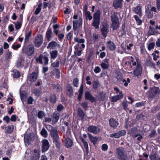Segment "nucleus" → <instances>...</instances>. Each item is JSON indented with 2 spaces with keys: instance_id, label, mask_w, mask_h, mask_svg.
Here are the masks:
<instances>
[{
  "instance_id": "1",
  "label": "nucleus",
  "mask_w": 160,
  "mask_h": 160,
  "mask_svg": "<svg viewBox=\"0 0 160 160\" xmlns=\"http://www.w3.org/2000/svg\"><path fill=\"white\" fill-rule=\"evenodd\" d=\"M131 59L130 62H128V64L130 65L136 66L133 70V73L135 76L138 77L141 75L142 71V67L141 65V62L139 59L137 58H133L131 57Z\"/></svg>"
},
{
  "instance_id": "2",
  "label": "nucleus",
  "mask_w": 160,
  "mask_h": 160,
  "mask_svg": "<svg viewBox=\"0 0 160 160\" xmlns=\"http://www.w3.org/2000/svg\"><path fill=\"white\" fill-rule=\"evenodd\" d=\"M111 17L112 20L111 27L113 30L117 29L119 24V19L117 16V13L113 12L111 13Z\"/></svg>"
},
{
  "instance_id": "3",
  "label": "nucleus",
  "mask_w": 160,
  "mask_h": 160,
  "mask_svg": "<svg viewBox=\"0 0 160 160\" xmlns=\"http://www.w3.org/2000/svg\"><path fill=\"white\" fill-rule=\"evenodd\" d=\"M156 8L152 7L148 4L145 6V13L146 16L148 18H151L153 17L154 14H155L156 12Z\"/></svg>"
},
{
  "instance_id": "4",
  "label": "nucleus",
  "mask_w": 160,
  "mask_h": 160,
  "mask_svg": "<svg viewBox=\"0 0 160 160\" xmlns=\"http://www.w3.org/2000/svg\"><path fill=\"white\" fill-rule=\"evenodd\" d=\"M117 153L120 160H128L127 156L125 154V151L123 148H118Z\"/></svg>"
},
{
  "instance_id": "5",
  "label": "nucleus",
  "mask_w": 160,
  "mask_h": 160,
  "mask_svg": "<svg viewBox=\"0 0 160 160\" xmlns=\"http://www.w3.org/2000/svg\"><path fill=\"white\" fill-rule=\"evenodd\" d=\"M115 77L118 81H122L124 85L125 86H127L128 83L130 82V79L128 78H127V80H126L124 79H122V75L120 72H117L116 73Z\"/></svg>"
},
{
  "instance_id": "6",
  "label": "nucleus",
  "mask_w": 160,
  "mask_h": 160,
  "mask_svg": "<svg viewBox=\"0 0 160 160\" xmlns=\"http://www.w3.org/2000/svg\"><path fill=\"white\" fill-rule=\"evenodd\" d=\"M34 47L32 44L29 45L23 50V52L28 56H31L34 52Z\"/></svg>"
},
{
  "instance_id": "7",
  "label": "nucleus",
  "mask_w": 160,
  "mask_h": 160,
  "mask_svg": "<svg viewBox=\"0 0 160 160\" xmlns=\"http://www.w3.org/2000/svg\"><path fill=\"white\" fill-rule=\"evenodd\" d=\"M43 38L41 34L37 35L36 38L35 40V45L37 48L39 47L42 44L43 42Z\"/></svg>"
},
{
  "instance_id": "8",
  "label": "nucleus",
  "mask_w": 160,
  "mask_h": 160,
  "mask_svg": "<svg viewBox=\"0 0 160 160\" xmlns=\"http://www.w3.org/2000/svg\"><path fill=\"white\" fill-rule=\"evenodd\" d=\"M82 23V19L80 18L78 20H74L73 22V27L74 31H76L78 27L81 26Z\"/></svg>"
},
{
  "instance_id": "9",
  "label": "nucleus",
  "mask_w": 160,
  "mask_h": 160,
  "mask_svg": "<svg viewBox=\"0 0 160 160\" xmlns=\"http://www.w3.org/2000/svg\"><path fill=\"white\" fill-rule=\"evenodd\" d=\"M34 136L33 133L26 134L24 137V140L25 142L29 144L31 141L34 139Z\"/></svg>"
},
{
  "instance_id": "10",
  "label": "nucleus",
  "mask_w": 160,
  "mask_h": 160,
  "mask_svg": "<svg viewBox=\"0 0 160 160\" xmlns=\"http://www.w3.org/2000/svg\"><path fill=\"white\" fill-rule=\"evenodd\" d=\"M88 130L89 132L96 134L99 132L100 129L96 126L92 125L88 127Z\"/></svg>"
},
{
  "instance_id": "11",
  "label": "nucleus",
  "mask_w": 160,
  "mask_h": 160,
  "mask_svg": "<svg viewBox=\"0 0 160 160\" xmlns=\"http://www.w3.org/2000/svg\"><path fill=\"white\" fill-rule=\"evenodd\" d=\"M49 148V144L48 140L46 139L43 140L42 142V152H44L47 151L48 149Z\"/></svg>"
},
{
  "instance_id": "12",
  "label": "nucleus",
  "mask_w": 160,
  "mask_h": 160,
  "mask_svg": "<svg viewBox=\"0 0 160 160\" xmlns=\"http://www.w3.org/2000/svg\"><path fill=\"white\" fill-rule=\"evenodd\" d=\"M101 30L103 37L105 38L108 31V25L106 24H103L101 28Z\"/></svg>"
},
{
  "instance_id": "13",
  "label": "nucleus",
  "mask_w": 160,
  "mask_h": 160,
  "mask_svg": "<svg viewBox=\"0 0 160 160\" xmlns=\"http://www.w3.org/2000/svg\"><path fill=\"white\" fill-rule=\"evenodd\" d=\"M59 47L60 45L58 44L57 42L55 41H52L49 42L47 46L48 49H55L57 47Z\"/></svg>"
},
{
  "instance_id": "14",
  "label": "nucleus",
  "mask_w": 160,
  "mask_h": 160,
  "mask_svg": "<svg viewBox=\"0 0 160 160\" xmlns=\"http://www.w3.org/2000/svg\"><path fill=\"white\" fill-rule=\"evenodd\" d=\"M120 94L117 95L112 97L110 98L112 102H115L123 98V95L122 93V91L119 92Z\"/></svg>"
},
{
  "instance_id": "15",
  "label": "nucleus",
  "mask_w": 160,
  "mask_h": 160,
  "mask_svg": "<svg viewBox=\"0 0 160 160\" xmlns=\"http://www.w3.org/2000/svg\"><path fill=\"white\" fill-rule=\"evenodd\" d=\"M86 99L90 100L92 102H95L96 99L91 93L88 92H86L85 96Z\"/></svg>"
},
{
  "instance_id": "16",
  "label": "nucleus",
  "mask_w": 160,
  "mask_h": 160,
  "mask_svg": "<svg viewBox=\"0 0 160 160\" xmlns=\"http://www.w3.org/2000/svg\"><path fill=\"white\" fill-rule=\"evenodd\" d=\"M109 59L108 58H105L103 60L100 64L102 68L107 69L108 68L109 66Z\"/></svg>"
},
{
  "instance_id": "17",
  "label": "nucleus",
  "mask_w": 160,
  "mask_h": 160,
  "mask_svg": "<svg viewBox=\"0 0 160 160\" xmlns=\"http://www.w3.org/2000/svg\"><path fill=\"white\" fill-rule=\"evenodd\" d=\"M38 77L37 73L33 72L28 76V79L31 82H33L36 81Z\"/></svg>"
},
{
  "instance_id": "18",
  "label": "nucleus",
  "mask_w": 160,
  "mask_h": 160,
  "mask_svg": "<svg viewBox=\"0 0 160 160\" xmlns=\"http://www.w3.org/2000/svg\"><path fill=\"white\" fill-rule=\"evenodd\" d=\"M133 11L136 14L139 15L140 16H142V7L140 5H139L134 7Z\"/></svg>"
},
{
  "instance_id": "19",
  "label": "nucleus",
  "mask_w": 160,
  "mask_h": 160,
  "mask_svg": "<svg viewBox=\"0 0 160 160\" xmlns=\"http://www.w3.org/2000/svg\"><path fill=\"white\" fill-rule=\"evenodd\" d=\"M73 143L72 140L69 138H66L65 144V146L67 148H69L71 147Z\"/></svg>"
},
{
  "instance_id": "20",
  "label": "nucleus",
  "mask_w": 160,
  "mask_h": 160,
  "mask_svg": "<svg viewBox=\"0 0 160 160\" xmlns=\"http://www.w3.org/2000/svg\"><path fill=\"white\" fill-rule=\"evenodd\" d=\"M60 116V114L57 112H54L51 116L52 122L54 123H56L58 121Z\"/></svg>"
},
{
  "instance_id": "21",
  "label": "nucleus",
  "mask_w": 160,
  "mask_h": 160,
  "mask_svg": "<svg viewBox=\"0 0 160 160\" xmlns=\"http://www.w3.org/2000/svg\"><path fill=\"white\" fill-rule=\"evenodd\" d=\"M50 133L52 137L54 139H56L58 138V132L56 128H54L50 132Z\"/></svg>"
},
{
  "instance_id": "22",
  "label": "nucleus",
  "mask_w": 160,
  "mask_h": 160,
  "mask_svg": "<svg viewBox=\"0 0 160 160\" xmlns=\"http://www.w3.org/2000/svg\"><path fill=\"white\" fill-rule=\"evenodd\" d=\"M109 123L110 126L113 128H116L118 125V122L113 118L109 120Z\"/></svg>"
},
{
  "instance_id": "23",
  "label": "nucleus",
  "mask_w": 160,
  "mask_h": 160,
  "mask_svg": "<svg viewBox=\"0 0 160 160\" xmlns=\"http://www.w3.org/2000/svg\"><path fill=\"white\" fill-rule=\"evenodd\" d=\"M123 0H115L113 2V6L115 9L121 8L122 2Z\"/></svg>"
},
{
  "instance_id": "24",
  "label": "nucleus",
  "mask_w": 160,
  "mask_h": 160,
  "mask_svg": "<svg viewBox=\"0 0 160 160\" xmlns=\"http://www.w3.org/2000/svg\"><path fill=\"white\" fill-rule=\"evenodd\" d=\"M106 45L107 47L110 50H114L116 48V46L113 42L110 41L107 42Z\"/></svg>"
},
{
  "instance_id": "25",
  "label": "nucleus",
  "mask_w": 160,
  "mask_h": 160,
  "mask_svg": "<svg viewBox=\"0 0 160 160\" xmlns=\"http://www.w3.org/2000/svg\"><path fill=\"white\" fill-rule=\"evenodd\" d=\"M51 57V61L52 62V60H54L57 57L58 52L57 50H52L50 52Z\"/></svg>"
},
{
  "instance_id": "26",
  "label": "nucleus",
  "mask_w": 160,
  "mask_h": 160,
  "mask_svg": "<svg viewBox=\"0 0 160 160\" xmlns=\"http://www.w3.org/2000/svg\"><path fill=\"white\" fill-rule=\"evenodd\" d=\"M46 37L48 41L51 40V38L52 37V32L51 29H48L46 34Z\"/></svg>"
},
{
  "instance_id": "27",
  "label": "nucleus",
  "mask_w": 160,
  "mask_h": 160,
  "mask_svg": "<svg viewBox=\"0 0 160 160\" xmlns=\"http://www.w3.org/2000/svg\"><path fill=\"white\" fill-rule=\"evenodd\" d=\"M80 140L81 142L83 143L85 151L87 153L88 152V144L87 142L84 139L82 138H80Z\"/></svg>"
},
{
  "instance_id": "28",
  "label": "nucleus",
  "mask_w": 160,
  "mask_h": 160,
  "mask_svg": "<svg viewBox=\"0 0 160 160\" xmlns=\"http://www.w3.org/2000/svg\"><path fill=\"white\" fill-rule=\"evenodd\" d=\"M12 75L14 78H18L20 77V74L17 70L14 69L12 71Z\"/></svg>"
},
{
  "instance_id": "29",
  "label": "nucleus",
  "mask_w": 160,
  "mask_h": 160,
  "mask_svg": "<svg viewBox=\"0 0 160 160\" xmlns=\"http://www.w3.org/2000/svg\"><path fill=\"white\" fill-rule=\"evenodd\" d=\"M67 90L68 91V94L70 96H72L73 94V92L72 87L69 84H68L67 86Z\"/></svg>"
},
{
  "instance_id": "30",
  "label": "nucleus",
  "mask_w": 160,
  "mask_h": 160,
  "mask_svg": "<svg viewBox=\"0 0 160 160\" xmlns=\"http://www.w3.org/2000/svg\"><path fill=\"white\" fill-rule=\"evenodd\" d=\"M89 138L90 141L94 145L96 144L98 140V138L96 137H93L92 135H89Z\"/></svg>"
},
{
  "instance_id": "31",
  "label": "nucleus",
  "mask_w": 160,
  "mask_h": 160,
  "mask_svg": "<svg viewBox=\"0 0 160 160\" xmlns=\"http://www.w3.org/2000/svg\"><path fill=\"white\" fill-rule=\"evenodd\" d=\"M152 92L154 93L156 95H158L160 93V91L159 88L158 87H154L150 89Z\"/></svg>"
},
{
  "instance_id": "32",
  "label": "nucleus",
  "mask_w": 160,
  "mask_h": 160,
  "mask_svg": "<svg viewBox=\"0 0 160 160\" xmlns=\"http://www.w3.org/2000/svg\"><path fill=\"white\" fill-rule=\"evenodd\" d=\"M14 128L13 125H9L6 128V132L8 133H10L12 132Z\"/></svg>"
},
{
  "instance_id": "33",
  "label": "nucleus",
  "mask_w": 160,
  "mask_h": 160,
  "mask_svg": "<svg viewBox=\"0 0 160 160\" xmlns=\"http://www.w3.org/2000/svg\"><path fill=\"white\" fill-rule=\"evenodd\" d=\"M100 23V20L93 19V21L92 23V25L96 29L98 28Z\"/></svg>"
},
{
  "instance_id": "34",
  "label": "nucleus",
  "mask_w": 160,
  "mask_h": 160,
  "mask_svg": "<svg viewBox=\"0 0 160 160\" xmlns=\"http://www.w3.org/2000/svg\"><path fill=\"white\" fill-rule=\"evenodd\" d=\"M100 12L99 10L95 12L93 16V19L98 20H100Z\"/></svg>"
},
{
  "instance_id": "35",
  "label": "nucleus",
  "mask_w": 160,
  "mask_h": 160,
  "mask_svg": "<svg viewBox=\"0 0 160 160\" xmlns=\"http://www.w3.org/2000/svg\"><path fill=\"white\" fill-rule=\"evenodd\" d=\"M78 115L82 119L84 118L85 113L80 108H78Z\"/></svg>"
},
{
  "instance_id": "36",
  "label": "nucleus",
  "mask_w": 160,
  "mask_h": 160,
  "mask_svg": "<svg viewBox=\"0 0 160 160\" xmlns=\"http://www.w3.org/2000/svg\"><path fill=\"white\" fill-rule=\"evenodd\" d=\"M99 97V99L101 101H103L106 97L105 93L103 92L100 93Z\"/></svg>"
},
{
  "instance_id": "37",
  "label": "nucleus",
  "mask_w": 160,
  "mask_h": 160,
  "mask_svg": "<svg viewBox=\"0 0 160 160\" xmlns=\"http://www.w3.org/2000/svg\"><path fill=\"white\" fill-rule=\"evenodd\" d=\"M45 114L44 112L42 111H40L38 112L37 116L38 118L39 119H42L43 117L45 116Z\"/></svg>"
},
{
  "instance_id": "38",
  "label": "nucleus",
  "mask_w": 160,
  "mask_h": 160,
  "mask_svg": "<svg viewBox=\"0 0 160 160\" xmlns=\"http://www.w3.org/2000/svg\"><path fill=\"white\" fill-rule=\"evenodd\" d=\"M50 101L52 103H55L56 101V96L54 94H52L50 96Z\"/></svg>"
},
{
  "instance_id": "39",
  "label": "nucleus",
  "mask_w": 160,
  "mask_h": 160,
  "mask_svg": "<svg viewBox=\"0 0 160 160\" xmlns=\"http://www.w3.org/2000/svg\"><path fill=\"white\" fill-rule=\"evenodd\" d=\"M149 28L150 29L148 32L150 35H155L156 33L157 32L154 28H152L151 27H150Z\"/></svg>"
},
{
  "instance_id": "40",
  "label": "nucleus",
  "mask_w": 160,
  "mask_h": 160,
  "mask_svg": "<svg viewBox=\"0 0 160 160\" xmlns=\"http://www.w3.org/2000/svg\"><path fill=\"white\" fill-rule=\"evenodd\" d=\"M24 64V61L23 60L21 59H18L16 65L18 67H20L22 66Z\"/></svg>"
},
{
  "instance_id": "41",
  "label": "nucleus",
  "mask_w": 160,
  "mask_h": 160,
  "mask_svg": "<svg viewBox=\"0 0 160 160\" xmlns=\"http://www.w3.org/2000/svg\"><path fill=\"white\" fill-rule=\"evenodd\" d=\"M41 134L44 138H47L48 135L47 131L44 128H43L41 131Z\"/></svg>"
},
{
  "instance_id": "42",
  "label": "nucleus",
  "mask_w": 160,
  "mask_h": 160,
  "mask_svg": "<svg viewBox=\"0 0 160 160\" xmlns=\"http://www.w3.org/2000/svg\"><path fill=\"white\" fill-rule=\"evenodd\" d=\"M74 41L78 43H83L85 42V40L83 38L79 39L76 37L74 38Z\"/></svg>"
},
{
  "instance_id": "43",
  "label": "nucleus",
  "mask_w": 160,
  "mask_h": 160,
  "mask_svg": "<svg viewBox=\"0 0 160 160\" xmlns=\"http://www.w3.org/2000/svg\"><path fill=\"white\" fill-rule=\"evenodd\" d=\"M100 86V83L99 82L94 81L93 82V88L94 89L96 90Z\"/></svg>"
},
{
  "instance_id": "44",
  "label": "nucleus",
  "mask_w": 160,
  "mask_h": 160,
  "mask_svg": "<svg viewBox=\"0 0 160 160\" xmlns=\"http://www.w3.org/2000/svg\"><path fill=\"white\" fill-rule=\"evenodd\" d=\"M156 95L154 93L152 92V91L150 90L148 95V97L149 99H150L151 100H152L156 96Z\"/></svg>"
},
{
  "instance_id": "45",
  "label": "nucleus",
  "mask_w": 160,
  "mask_h": 160,
  "mask_svg": "<svg viewBox=\"0 0 160 160\" xmlns=\"http://www.w3.org/2000/svg\"><path fill=\"white\" fill-rule=\"evenodd\" d=\"M156 95L154 93L152 92V91L150 90L148 95V97L149 99H150L151 100H152L156 96Z\"/></svg>"
},
{
  "instance_id": "46",
  "label": "nucleus",
  "mask_w": 160,
  "mask_h": 160,
  "mask_svg": "<svg viewBox=\"0 0 160 160\" xmlns=\"http://www.w3.org/2000/svg\"><path fill=\"white\" fill-rule=\"evenodd\" d=\"M43 58V56L42 54H41L38 57V58H36V61L37 62H39L40 64H42V60Z\"/></svg>"
},
{
  "instance_id": "47",
  "label": "nucleus",
  "mask_w": 160,
  "mask_h": 160,
  "mask_svg": "<svg viewBox=\"0 0 160 160\" xmlns=\"http://www.w3.org/2000/svg\"><path fill=\"white\" fill-rule=\"evenodd\" d=\"M150 158L151 160H160V158L157 157L155 154L150 155Z\"/></svg>"
},
{
  "instance_id": "48",
  "label": "nucleus",
  "mask_w": 160,
  "mask_h": 160,
  "mask_svg": "<svg viewBox=\"0 0 160 160\" xmlns=\"http://www.w3.org/2000/svg\"><path fill=\"white\" fill-rule=\"evenodd\" d=\"M32 34V32L30 31L29 32H28L26 35H25V42H28L29 41V38L31 36Z\"/></svg>"
},
{
  "instance_id": "49",
  "label": "nucleus",
  "mask_w": 160,
  "mask_h": 160,
  "mask_svg": "<svg viewBox=\"0 0 160 160\" xmlns=\"http://www.w3.org/2000/svg\"><path fill=\"white\" fill-rule=\"evenodd\" d=\"M85 15L86 19H88L89 21L92 19V17L91 16V13L90 12H85Z\"/></svg>"
},
{
  "instance_id": "50",
  "label": "nucleus",
  "mask_w": 160,
  "mask_h": 160,
  "mask_svg": "<svg viewBox=\"0 0 160 160\" xmlns=\"http://www.w3.org/2000/svg\"><path fill=\"white\" fill-rule=\"evenodd\" d=\"M74 86L76 87H78L79 84V81L78 78H74L73 81Z\"/></svg>"
},
{
  "instance_id": "51",
  "label": "nucleus",
  "mask_w": 160,
  "mask_h": 160,
  "mask_svg": "<svg viewBox=\"0 0 160 160\" xmlns=\"http://www.w3.org/2000/svg\"><path fill=\"white\" fill-rule=\"evenodd\" d=\"M134 17L137 24L140 25L142 23V21L138 18V17L137 15H134Z\"/></svg>"
},
{
  "instance_id": "52",
  "label": "nucleus",
  "mask_w": 160,
  "mask_h": 160,
  "mask_svg": "<svg viewBox=\"0 0 160 160\" xmlns=\"http://www.w3.org/2000/svg\"><path fill=\"white\" fill-rule=\"evenodd\" d=\"M15 28L16 29H19L22 26V22H17L14 23Z\"/></svg>"
},
{
  "instance_id": "53",
  "label": "nucleus",
  "mask_w": 160,
  "mask_h": 160,
  "mask_svg": "<svg viewBox=\"0 0 160 160\" xmlns=\"http://www.w3.org/2000/svg\"><path fill=\"white\" fill-rule=\"evenodd\" d=\"M53 87L54 88L56 89L57 92H59L61 90V87L58 84H53Z\"/></svg>"
},
{
  "instance_id": "54",
  "label": "nucleus",
  "mask_w": 160,
  "mask_h": 160,
  "mask_svg": "<svg viewBox=\"0 0 160 160\" xmlns=\"http://www.w3.org/2000/svg\"><path fill=\"white\" fill-rule=\"evenodd\" d=\"M60 64V61L59 60L57 59L55 62L52 63V67H58Z\"/></svg>"
},
{
  "instance_id": "55",
  "label": "nucleus",
  "mask_w": 160,
  "mask_h": 160,
  "mask_svg": "<svg viewBox=\"0 0 160 160\" xmlns=\"http://www.w3.org/2000/svg\"><path fill=\"white\" fill-rule=\"evenodd\" d=\"M155 43L154 42L150 43L148 46V49L149 51L153 49L155 47Z\"/></svg>"
},
{
  "instance_id": "56",
  "label": "nucleus",
  "mask_w": 160,
  "mask_h": 160,
  "mask_svg": "<svg viewBox=\"0 0 160 160\" xmlns=\"http://www.w3.org/2000/svg\"><path fill=\"white\" fill-rule=\"evenodd\" d=\"M110 137L112 138H119L118 132L111 134L110 135Z\"/></svg>"
},
{
  "instance_id": "57",
  "label": "nucleus",
  "mask_w": 160,
  "mask_h": 160,
  "mask_svg": "<svg viewBox=\"0 0 160 160\" xmlns=\"http://www.w3.org/2000/svg\"><path fill=\"white\" fill-rule=\"evenodd\" d=\"M118 132L119 137L125 135L126 133V131L124 130H122Z\"/></svg>"
},
{
  "instance_id": "58",
  "label": "nucleus",
  "mask_w": 160,
  "mask_h": 160,
  "mask_svg": "<svg viewBox=\"0 0 160 160\" xmlns=\"http://www.w3.org/2000/svg\"><path fill=\"white\" fill-rule=\"evenodd\" d=\"M32 92L37 96H39L40 93L39 90L37 89H33L32 90Z\"/></svg>"
},
{
  "instance_id": "59",
  "label": "nucleus",
  "mask_w": 160,
  "mask_h": 160,
  "mask_svg": "<svg viewBox=\"0 0 160 160\" xmlns=\"http://www.w3.org/2000/svg\"><path fill=\"white\" fill-rule=\"evenodd\" d=\"M12 53L10 52L9 51H8L6 52L5 55V57L7 59L9 58L10 57L12 56Z\"/></svg>"
},
{
  "instance_id": "60",
  "label": "nucleus",
  "mask_w": 160,
  "mask_h": 160,
  "mask_svg": "<svg viewBox=\"0 0 160 160\" xmlns=\"http://www.w3.org/2000/svg\"><path fill=\"white\" fill-rule=\"evenodd\" d=\"M56 74V78H59L60 77V71L58 69H55V71Z\"/></svg>"
},
{
  "instance_id": "61",
  "label": "nucleus",
  "mask_w": 160,
  "mask_h": 160,
  "mask_svg": "<svg viewBox=\"0 0 160 160\" xmlns=\"http://www.w3.org/2000/svg\"><path fill=\"white\" fill-rule=\"evenodd\" d=\"M63 106L62 104H60L57 106V110L58 111L60 112L63 109Z\"/></svg>"
},
{
  "instance_id": "62",
  "label": "nucleus",
  "mask_w": 160,
  "mask_h": 160,
  "mask_svg": "<svg viewBox=\"0 0 160 160\" xmlns=\"http://www.w3.org/2000/svg\"><path fill=\"white\" fill-rule=\"evenodd\" d=\"M46 128L48 131L50 132L55 127H53L52 126L50 125H46Z\"/></svg>"
},
{
  "instance_id": "63",
  "label": "nucleus",
  "mask_w": 160,
  "mask_h": 160,
  "mask_svg": "<svg viewBox=\"0 0 160 160\" xmlns=\"http://www.w3.org/2000/svg\"><path fill=\"white\" fill-rule=\"evenodd\" d=\"M92 37L93 39L94 40V41L97 42L98 41V37L97 34L95 33L93 34V35Z\"/></svg>"
},
{
  "instance_id": "64",
  "label": "nucleus",
  "mask_w": 160,
  "mask_h": 160,
  "mask_svg": "<svg viewBox=\"0 0 160 160\" xmlns=\"http://www.w3.org/2000/svg\"><path fill=\"white\" fill-rule=\"evenodd\" d=\"M101 71L100 68L98 66L96 67L94 69V71L95 73H98L100 72Z\"/></svg>"
}]
</instances>
